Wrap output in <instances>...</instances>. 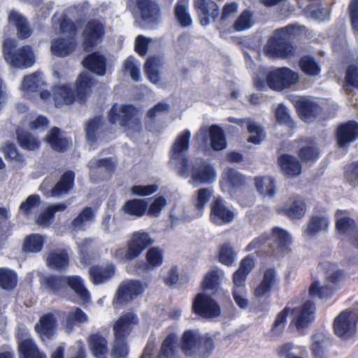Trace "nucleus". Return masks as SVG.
I'll use <instances>...</instances> for the list:
<instances>
[{
  "label": "nucleus",
  "instance_id": "1",
  "mask_svg": "<svg viewBox=\"0 0 358 358\" xmlns=\"http://www.w3.org/2000/svg\"><path fill=\"white\" fill-rule=\"evenodd\" d=\"M302 27L296 24H289L276 29L264 46L266 55L279 59H291L296 56L297 46L293 40L302 31Z\"/></svg>",
  "mask_w": 358,
  "mask_h": 358
},
{
  "label": "nucleus",
  "instance_id": "2",
  "mask_svg": "<svg viewBox=\"0 0 358 358\" xmlns=\"http://www.w3.org/2000/svg\"><path fill=\"white\" fill-rule=\"evenodd\" d=\"M291 243L289 234L280 227H273L271 233H264L255 238L245 248L246 251L258 249L265 256H273L276 250L283 251Z\"/></svg>",
  "mask_w": 358,
  "mask_h": 358
},
{
  "label": "nucleus",
  "instance_id": "3",
  "mask_svg": "<svg viewBox=\"0 0 358 358\" xmlns=\"http://www.w3.org/2000/svg\"><path fill=\"white\" fill-rule=\"evenodd\" d=\"M15 42L12 39H6L3 43V52L5 60L12 66L17 68H28L35 62L32 48L29 45H24L17 50Z\"/></svg>",
  "mask_w": 358,
  "mask_h": 358
},
{
  "label": "nucleus",
  "instance_id": "4",
  "mask_svg": "<svg viewBox=\"0 0 358 358\" xmlns=\"http://www.w3.org/2000/svg\"><path fill=\"white\" fill-rule=\"evenodd\" d=\"M154 241L148 232L138 231L134 232L127 243V250L119 248L115 252V257L125 262L131 261L138 257L148 247L152 245Z\"/></svg>",
  "mask_w": 358,
  "mask_h": 358
},
{
  "label": "nucleus",
  "instance_id": "5",
  "mask_svg": "<svg viewBox=\"0 0 358 358\" xmlns=\"http://www.w3.org/2000/svg\"><path fill=\"white\" fill-rule=\"evenodd\" d=\"M128 8L134 17L148 26L153 27L159 23L161 9L154 0H130Z\"/></svg>",
  "mask_w": 358,
  "mask_h": 358
},
{
  "label": "nucleus",
  "instance_id": "6",
  "mask_svg": "<svg viewBox=\"0 0 358 358\" xmlns=\"http://www.w3.org/2000/svg\"><path fill=\"white\" fill-rule=\"evenodd\" d=\"M298 73L288 67H280L269 71L266 77L268 87L275 91L281 92L299 82Z\"/></svg>",
  "mask_w": 358,
  "mask_h": 358
},
{
  "label": "nucleus",
  "instance_id": "7",
  "mask_svg": "<svg viewBox=\"0 0 358 358\" xmlns=\"http://www.w3.org/2000/svg\"><path fill=\"white\" fill-rule=\"evenodd\" d=\"M192 311L204 319L217 317L222 312L220 304L206 293H198L195 296L192 301Z\"/></svg>",
  "mask_w": 358,
  "mask_h": 358
},
{
  "label": "nucleus",
  "instance_id": "8",
  "mask_svg": "<svg viewBox=\"0 0 358 358\" xmlns=\"http://www.w3.org/2000/svg\"><path fill=\"white\" fill-rule=\"evenodd\" d=\"M235 214L227 206V201L220 196L215 197L210 203L209 220L215 226H223L231 223Z\"/></svg>",
  "mask_w": 358,
  "mask_h": 358
},
{
  "label": "nucleus",
  "instance_id": "9",
  "mask_svg": "<svg viewBox=\"0 0 358 358\" xmlns=\"http://www.w3.org/2000/svg\"><path fill=\"white\" fill-rule=\"evenodd\" d=\"M105 35L103 24L98 20H89L83 31L82 45L87 52L90 51L98 44L101 43Z\"/></svg>",
  "mask_w": 358,
  "mask_h": 358
},
{
  "label": "nucleus",
  "instance_id": "10",
  "mask_svg": "<svg viewBox=\"0 0 358 358\" xmlns=\"http://www.w3.org/2000/svg\"><path fill=\"white\" fill-rule=\"evenodd\" d=\"M246 185V178L238 171L227 168L222 173L220 186L222 192H227L231 196L241 191Z\"/></svg>",
  "mask_w": 358,
  "mask_h": 358
},
{
  "label": "nucleus",
  "instance_id": "11",
  "mask_svg": "<svg viewBox=\"0 0 358 358\" xmlns=\"http://www.w3.org/2000/svg\"><path fill=\"white\" fill-rule=\"evenodd\" d=\"M299 117L306 123L314 122L323 112L322 106L306 97H301L294 103Z\"/></svg>",
  "mask_w": 358,
  "mask_h": 358
},
{
  "label": "nucleus",
  "instance_id": "12",
  "mask_svg": "<svg viewBox=\"0 0 358 358\" xmlns=\"http://www.w3.org/2000/svg\"><path fill=\"white\" fill-rule=\"evenodd\" d=\"M335 137L339 148L348 149L358 139V122L352 120L341 123L336 129Z\"/></svg>",
  "mask_w": 358,
  "mask_h": 358
},
{
  "label": "nucleus",
  "instance_id": "13",
  "mask_svg": "<svg viewBox=\"0 0 358 358\" xmlns=\"http://www.w3.org/2000/svg\"><path fill=\"white\" fill-rule=\"evenodd\" d=\"M351 314V311L345 310L341 312L334 320V332L342 340H348L356 333V322L353 321Z\"/></svg>",
  "mask_w": 358,
  "mask_h": 358
},
{
  "label": "nucleus",
  "instance_id": "14",
  "mask_svg": "<svg viewBox=\"0 0 358 358\" xmlns=\"http://www.w3.org/2000/svg\"><path fill=\"white\" fill-rule=\"evenodd\" d=\"M194 8L198 15L199 23L205 27L210 24V19L215 22L220 16L218 5L212 0H196Z\"/></svg>",
  "mask_w": 358,
  "mask_h": 358
},
{
  "label": "nucleus",
  "instance_id": "15",
  "mask_svg": "<svg viewBox=\"0 0 358 358\" xmlns=\"http://www.w3.org/2000/svg\"><path fill=\"white\" fill-rule=\"evenodd\" d=\"M191 178L194 183L209 184L215 180L216 172L211 164L199 159L191 166Z\"/></svg>",
  "mask_w": 358,
  "mask_h": 358
},
{
  "label": "nucleus",
  "instance_id": "16",
  "mask_svg": "<svg viewBox=\"0 0 358 358\" xmlns=\"http://www.w3.org/2000/svg\"><path fill=\"white\" fill-rule=\"evenodd\" d=\"M293 311H296L297 315L291 322L294 324L297 330H301L308 327V325L314 321L315 314V304L311 300L306 301L298 308H294Z\"/></svg>",
  "mask_w": 358,
  "mask_h": 358
},
{
  "label": "nucleus",
  "instance_id": "17",
  "mask_svg": "<svg viewBox=\"0 0 358 358\" xmlns=\"http://www.w3.org/2000/svg\"><path fill=\"white\" fill-rule=\"evenodd\" d=\"M136 111L137 109L134 105L124 104L119 110L117 104L115 103L108 112V121L112 124L120 121L122 127H127L136 115Z\"/></svg>",
  "mask_w": 358,
  "mask_h": 358
},
{
  "label": "nucleus",
  "instance_id": "18",
  "mask_svg": "<svg viewBox=\"0 0 358 358\" xmlns=\"http://www.w3.org/2000/svg\"><path fill=\"white\" fill-rule=\"evenodd\" d=\"M95 85V79L87 72H82L78 76L75 82V90L73 91L77 101L80 103L83 104L87 102Z\"/></svg>",
  "mask_w": 358,
  "mask_h": 358
},
{
  "label": "nucleus",
  "instance_id": "19",
  "mask_svg": "<svg viewBox=\"0 0 358 358\" xmlns=\"http://www.w3.org/2000/svg\"><path fill=\"white\" fill-rule=\"evenodd\" d=\"M280 213L291 220H300L306 213V203L300 195L290 196Z\"/></svg>",
  "mask_w": 358,
  "mask_h": 358
},
{
  "label": "nucleus",
  "instance_id": "20",
  "mask_svg": "<svg viewBox=\"0 0 358 358\" xmlns=\"http://www.w3.org/2000/svg\"><path fill=\"white\" fill-rule=\"evenodd\" d=\"M83 66L90 72L103 76L106 73L107 59L99 52H93L85 57L82 61Z\"/></svg>",
  "mask_w": 358,
  "mask_h": 358
},
{
  "label": "nucleus",
  "instance_id": "21",
  "mask_svg": "<svg viewBox=\"0 0 358 358\" xmlns=\"http://www.w3.org/2000/svg\"><path fill=\"white\" fill-rule=\"evenodd\" d=\"M57 327V320L54 314L48 313L42 315L35 324L36 332L44 339H52Z\"/></svg>",
  "mask_w": 358,
  "mask_h": 358
},
{
  "label": "nucleus",
  "instance_id": "22",
  "mask_svg": "<svg viewBox=\"0 0 358 358\" xmlns=\"http://www.w3.org/2000/svg\"><path fill=\"white\" fill-rule=\"evenodd\" d=\"M138 322L136 315L127 313L121 315L115 322L113 331L115 339H126L131 331V326Z\"/></svg>",
  "mask_w": 358,
  "mask_h": 358
},
{
  "label": "nucleus",
  "instance_id": "23",
  "mask_svg": "<svg viewBox=\"0 0 358 358\" xmlns=\"http://www.w3.org/2000/svg\"><path fill=\"white\" fill-rule=\"evenodd\" d=\"M116 268L113 263H108L106 266L94 265L90 267L89 273L94 285L107 282L113 278Z\"/></svg>",
  "mask_w": 358,
  "mask_h": 358
},
{
  "label": "nucleus",
  "instance_id": "24",
  "mask_svg": "<svg viewBox=\"0 0 358 358\" xmlns=\"http://www.w3.org/2000/svg\"><path fill=\"white\" fill-rule=\"evenodd\" d=\"M255 267V260L250 255H247L241 259L239 268L233 275V282L235 288L245 289L248 275Z\"/></svg>",
  "mask_w": 358,
  "mask_h": 358
},
{
  "label": "nucleus",
  "instance_id": "25",
  "mask_svg": "<svg viewBox=\"0 0 358 358\" xmlns=\"http://www.w3.org/2000/svg\"><path fill=\"white\" fill-rule=\"evenodd\" d=\"M52 94L55 105L57 108H61L64 105H71L75 101H77L73 90L69 85H60L54 87Z\"/></svg>",
  "mask_w": 358,
  "mask_h": 358
},
{
  "label": "nucleus",
  "instance_id": "26",
  "mask_svg": "<svg viewBox=\"0 0 358 358\" xmlns=\"http://www.w3.org/2000/svg\"><path fill=\"white\" fill-rule=\"evenodd\" d=\"M8 20L9 24L16 27L17 36L20 39H27L31 36L33 31L27 18L22 14L12 10L8 14Z\"/></svg>",
  "mask_w": 358,
  "mask_h": 358
},
{
  "label": "nucleus",
  "instance_id": "27",
  "mask_svg": "<svg viewBox=\"0 0 358 358\" xmlns=\"http://www.w3.org/2000/svg\"><path fill=\"white\" fill-rule=\"evenodd\" d=\"M276 282V273L273 268L265 270L263 278L253 291L256 298L269 297L273 287Z\"/></svg>",
  "mask_w": 358,
  "mask_h": 358
},
{
  "label": "nucleus",
  "instance_id": "28",
  "mask_svg": "<svg viewBox=\"0 0 358 358\" xmlns=\"http://www.w3.org/2000/svg\"><path fill=\"white\" fill-rule=\"evenodd\" d=\"M76 48V41L74 38L59 37L52 41L51 52L59 57H65L71 55Z\"/></svg>",
  "mask_w": 358,
  "mask_h": 358
},
{
  "label": "nucleus",
  "instance_id": "29",
  "mask_svg": "<svg viewBox=\"0 0 358 358\" xmlns=\"http://www.w3.org/2000/svg\"><path fill=\"white\" fill-rule=\"evenodd\" d=\"M282 171L291 177L298 176L301 173L302 166L296 157L289 154H282L278 158Z\"/></svg>",
  "mask_w": 358,
  "mask_h": 358
},
{
  "label": "nucleus",
  "instance_id": "30",
  "mask_svg": "<svg viewBox=\"0 0 358 358\" xmlns=\"http://www.w3.org/2000/svg\"><path fill=\"white\" fill-rule=\"evenodd\" d=\"M17 350L20 358H47L45 352L40 350L31 338L20 340L18 342Z\"/></svg>",
  "mask_w": 358,
  "mask_h": 358
},
{
  "label": "nucleus",
  "instance_id": "31",
  "mask_svg": "<svg viewBox=\"0 0 358 358\" xmlns=\"http://www.w3.org/2000/svg\"><path fill=\"white\" fill-rule=\"evenodd\" d=\"M87 343L92 354L96 358H106L108 354L107 339L99 333L89 336Z\"/></svg>",
  "mask_w": 358,
  "mask_h": 358
},
{
  "label": "nucleus",
  "instance_id": "32",
  "mask_svg": "<svg viewBox=\"0 0 358 358\" xmlns=\"http://www.w3.org/2000/svg\"><path fill=\"white\" fill-rule=\"evenodd\" d=\"M335 227L338 234L345 235L355 229L356 222L349 216L348 210H338L335 213Z\"/></svg>",
  "mask_w": 358,
  "mask_h": 358
},
{
  "label": "nucleus",
  "instance_id": "33",
  "mask_svg": "<svg viewBox=\"0 0 358 358\" xmlns=\"http://www.w3.org/2000/svg\"><path fill=\"white\" fill-rule=\"evenodd\" d=\"M189 0H177L175 4L173 14L178 24L183 28L192 24V19L189 12Z\"/></svg>",
  "mask_w": 358,
  "mask_h": 358
},
{
  "label": "nucleus",
  "instance_id": "34",
  "mask_svg": "<svg viewBox=\"0 0 358 358\" xmlns=\"http://www.w3.org/2000/svg\"><path fill=\"white\" fill-rule=\"evenodd\" d=\"M75 173L73 171H65L51 190L52 196H59L67 194L74 186Z\"/></svg>",
  "mask_w": 358,
  "mask_h": 358
},
{
  "label": "nucleus",
  "instance_id": "35",
  "mask_svg": "<svg viewBox=\"0 0 358 358\" xmlns=\"http://www.w3.org/2000/svg\"><path fill=\"white\" fill-rule=\"evenodd\" d=\"M201 335L194 330H186L183 332L180 341V348L185 356H193Z\"/></svg>",
  "mask_w": 358,
  "mask_h": 358
},
{
  "label": "nucleus",
  "instance_id": "36",
  "mask_svg": "<svg viewBox=\"0 0 358 358\" xmlns=\"http://www.w3.org/2000/svg\"><path fill=\"white\" fill-rule=\"evenodd\" d=\"M47 266L57 271H64L69 265V256L65 250L59 252L51 251L46 259Z\"/></svg>",
  "mask_w": 358,
  "mask_h": 358
},
{
  "label": "nucleus",
  "instance_id": "37",
  "mask_svg": "<svg viewBox=\"0 0 358 358\" xmlns=\"http://www.w3.org/2000/svg\"><path fill=\"white\" fill-rule=\"evenodd\" d=\"M148 201L143 199H132L127 200L122 207L124 214L141 217L146 214Z\"/></svg>",
  "mask_w": 358,
  "mask_h": 358
},
{
  "label": "nucleus",
  "instance_id": "38",
  "mask_svg": "<svg viewBox=\"0 0 358 358\" xmlns=\"http://www.w3.org/2000/svg\"><path fill=\"white\" fill-rule=\"evenodd\" d=\"M61 132L59 128L52 127L47 135L46 140L54 150L64 152L68 150L70 142L67 138L61 137Z\"/></svg>",
  "mask_w": 358,
  "mask_h": 358
},
{
  "label": "nucleus",
  "instance_id": "39",
  "mask_svg": "<svg viewBox=\"0 0 358 358\" xmlns=\"http://www.w3.org/2000/svg\"><path fill=\"white\" fill-rule=\"evenodd\" d=\"M280 358H306L307 350L304 347L295 346L292 343H285L275 349Z\"/></svg>",
  "mask_w": 358,
  "mask_h": 358
},
{
  "label": "nucleus",
  "instance_id": "40",
  "mask_svg": "<svg viewBox=\"0 0 358 358\" xmlns=\"http://www.w3.org/2000/svg\"><path fill=\"white\" fill-rule=\"evenodd\" d=\"M210 146L215 151H221L227 148V143L223 129L217 124H213L208 129Z\"/></svg>",
  "mask_w": 358,
  "mask_h": 358
},
{
  "label": "nucleus",
  "instance_id": "41",
  "mask_svg": "<svg viewBox=\"0 0 358 358\" xmlns=\"http://www.w3.org/2000/svg\"><path fill=\"white\" fill-rule=\"evenodd\" d=\"M95 213L92 207H85L80 213L71 221L69 228L73 231L85 230L87 222H92Z\"/></svg>",
  "mask_w": 358,
  "mask_h": 358
},
{
  "label": "nucleus",
  "instance_id": "42",
  "mask_svg": "<svg viewBox=\"0 0 358 358\" xmlns=\"http://www.w3.org/2000/svg\"><path fill=\"white\" fill-rule=\"evenodd\" d=\"M67 285L83 300L87 301L90 294L85 287L83 280L79 275H64V287Z\"/></svg>",
  "mask_w": 358,
  "mask_h": 358
},
{
  "label": "nucleus",
  "instance_id": "43",
  "mask_svg": "<svg viewBox=\"0 0 358 358\" xmlns=\"http://www.w3.org/2000/svg\"><path fill=\"white\" fill-rule=\"evenodd\" d=\"M190 137L191 133L188 129H185L178 135L171 147V158L178 159L182 152L189 149Z\"/></svg>",
  "mask_w": 358,
  "mask_h": 358
},
{
  "label": "nucleus",
  "instance_id": "44",
  "mask_svg": "<svg viewBox=\"0 0 358 358\" xmlns=\"http://www.w3.org/2000/svg\"><path fill=\"white\" fill-rule=\"evenodd\" d=\"M300 70L308 76H317L321 73V67L311 55H303L299 60Z\"/></svg>",
  "mask_w": 358,
  "mask_h": 358
},
{
  "label": "nucleus",
  "instance_id": "45",
  "mask_svg": "<svg viewBox=\"0 0 358 358\" xmlns=\"http://www.w3.org/2000/svg\"><path fill=\"white\" fill-rule=\"evenodd\" d=\"M41 285L47 291L57 294L64 287V275H48L41 279Z\"/></svg>",
  "mask_w": 358,
  "mask_h": 358
},
{
  "label": "nucleus",
  "instance_id": "46",
  "mask_svg": "<svg viewBox=\"0 0 358 358\" xmlns=\"http://www.w3.org/2000/svg\"><path fill=\"white\" fill-rule=\"evenodd\" d=\"M335 291V287L329 285H321L318 280H314L309 287L308 295L311 298L328 299L331 298Z\"/></svg>",
  "mask_w": 358,
  "mask_h": 358
},
{
  "label": "nucleus",
  "instance_id": "47",
  "mask_svg": "<svg viewBox=\"0 0 358 358\" xmlns=\"http://www.w3.org/2000/svg\"><path fill=\"white\" fill-rule=\"evenodd\" d=\"M45 243L43 236L38 234L27 236L22 245V250L25 253H37L42 250Z\"/></svg>",
  "mask_w": 358,
  "mask_h": 358
},
{
  "label": "nucleus",
  "instance_id": "48",
  "mask_svg": "<svg viewBox=\"0 0 358 358\" xmlns=\"http://www.w3.org/2000/svg\"><path fill=\"white\" fill-rule=\"evenodd\" d=\"M16 136L19 145L24 150H35L41 145V142L29 131L17 129Z\"/></svg>",
  "mask_w": 358,
  "mask_h": 358
},
{
  "label": "nucleus",
  "instance_id": "49",
  "mask_svg": "<svg viewBox=\"0 0 358 358\" xmlns=\"http://www.w3.org/2000/svg\"><path fill=\"white\" fill-rule=\"evenodd\" d=\"M177 338L175 334H169L163 341L157 358H176Z\"/></svg>",
  "mask_w": 358,
  "mask_h": 358
},
{
  "label": "nucleus",
  "instance_id": "50",
  "mask_svg": "<svg viewBox=\"0 0 358 358\" xmlns=\"http://www.w3.org/2000/svg\"><path fill=\"white\" fill-rule=\"evenodd\" d=\"M196 358H208L213 352L215 345L211 336H200L197 343Z\"/></svg>",
  "mask_w": 358,
  "mask_h": 358
},
{
  "label": "nucleus",
  "instance_id": "51",
  "mask_svg": "<svg viewBox=\"0 0 358 358\" xmlns=\"http://www.w3.org/2000/svg\"><path fill=\"white\" fill-rule=\"evenodd\" d=\"M255 187L259 194L264 196H273L275 193V180L270 176H257L255 178Z\"/></svg>",
  "mask_w": 358,
  "mask_h": 358
},
{
  "label": "nucleus",
  "instance_id": "52",
  "mask_svg": "<svg viewBox=\"0 0 358 358\" xmlns=\"http://www.w3.org/2000/svg\"><path fill=\"white\" fill-rule=\"evenodd\" d=\"M17 285V275L8 268H0V287L5 290H13Z\"/></svg>",
  "mask_w": 358,
  "mask_h": 358
},
{
  "label": "nucleus",
  "instance_id": "53",
  "mask_svg": "<svg viewBox=\"0 0 358 358\" xmlns=\"http://www.w3.org/2000/svg\"><path fill=\"white\" fill-rule=\"evenodd\" d=\"M290 311L291 309L286 306L277 314L270 330V334L272 336H279L283 333L287 324V319Z\"/></svg>",
  "mask_w": 358,
  "mask_h": 358
},
{
  "label": "nucleus",
  "instance_id": "54",
  "mask_svg": "<svg viewBox=\"0 0 358 358\" xmlns=\"http://www.w3.org/2000/svg\"><path fill=\"white\" fill-rule=\"evenodd\" d=\"M329 226V220L324 216L313 215L310 217L306 232L315 236L321 231H326Z\"/></svg>",
  "mask_w": 358,
  "mask_h": 358
},
{
  "label": "nucleus",
  "instance_id": "55",
  "mask_svg": "<svg viewBox=\"0 0 358 358\" xmlns=\"http://www.w3.org/2000/svg\"><path fill=\"white\" fill-rule=\"evenodd\" d=\"M320 156V149L313 144L302 146L298 151V157L302 162L313 163Z\"/></svg>",
  "mask_w": 358,
  "mask_h": 358
},
{
  "label": "nucleus",
  "instance_id": "56",
  "mask_svg": "<svg viewBox=\"0 0 358 358\" xmlns=\"http://www.w3.org/2000/svg\"><path fill=\"white\" fill-rule=\"evenodd\" d=\"M246 123L248 131L251 135L248 138V142L253 144H259L264 138L263 128L256 122L247 119L244 120Z\"/></svg>",
  "mask_w": 358,
  "mask_h": 358
},
{
  "label": "nucleus",
  "instance_id": "57",
  "mask_svg": "<svg viewBox=\"0 0 358 358\" xmlns=\"http://www.w3.org/2000/svg\"><path fill=\"white\" fill-rule=\"evenodd\" d=\"M159 59L157 57L151 56L146 59L144 64L145 73L153 83H157L159 80Z\"/></svg>",
  "mask_w": 358,
  "mask_h": 358
},
{
  "label": "nucleus",
  "instance_id": "58",
  "mask_svg": "<svg viewBox=\"0 0 358 358\" xmlns=\"http://www.w3.org/2000/svg\"><path fill=\"white\" fill-rule=\"evenodd\" d=\"M253 24V13L249 9H245L234 22L232 27L236 31H242L250 29Z\"/></svg>",
  "mask_w": 358,
  "mask_h": 358
},
{
  "label": "nucleus",
  "instance_id": "59",
  "mask_svg": "<svg viewBox=\"0 0 358 358\" xmlns=\"http://www.w3.org/2000/svg\"><path fill=\"white\" fill-rule=\"evenodd\" d=\"M87 321V314L80 308L76 307L66 315L65 318V326L66 328L71 330L76 325L85 323Z\"/></svg>",
  "mask_w": 358,
  "mask_h": 358
},
{
  "label": "nucleus",
  "instance_id": "60",
  "mask_svg": "<svg viewBox=\"0 0 358 358\" xmlns=\"http://www.w3.org/2000/svg\"><path fill=\"white\" fill-rule=\"evenodd\" d=\"M236 257V252L230 243H225L220 245L218 260L221 264L230 266L234 264Z\"/></svg>",
  "mask_w": 358,
  "mask_h": 358
},
{
  "label": "nucleus",
  "instance_id": "61",
  "mask_svg": "<svg viewBox=\"0 0 358 358\" xmlns=\"http://www.w3.org/2000/svg\"><path fill=\"white\" fill-rule=\"evenodd\" d=\"M145 260L146 266H150L153 270L161 266L164 262L163 251L158 247H152L146 252Z\"/></svg>",
  "mask_w": 358,
  "mask_h": 358
},
{
  "label": "nucleus",
  "instance_id": "62",
  "mask_svg": "<svg viewBox=\"0 0 358 358\" xmlns=\"http://www.w3.org/2000/svg\"><path fill=\"white\" fill-rule=\"evenodd\" d=\"M220 280L217 271H208L204 276L201 282V288L203 291H212L216 292L220 287Z\"/></svg>",
  "mask_w": 358,
  "mask_h": 358
},
{
  "label": "nucleus",
  "instance_id": "63",
  "mask_svg": "<svg viewBox=\"0 0 358 358\" xmlns=\"http://www.w3.org/2000/svg\"><path fill=\"white\" fill-rule=\"evenodd\" d=\"M102 125V117L96 116L89 120L85 127L86 138L91 143L97 141V132Z\"/></svg>",
  "mask_w": 358,
  "mask_h": 358
},
{
  "label": "nucleus",
  "instance_id": "64",
  "mask_svg": "<svg viewBox=\"0 0 358 358\" xmlns=\"http://www.w3.org/2000/svg\"><path fill=\"white\" fill-rule=\"evenodd\" d=\"M344 176L350 185L358 187V161L345 165Z\"/></svg>",
  "mask_w": 358,
  "mask_h": 358
}]
</instances>
